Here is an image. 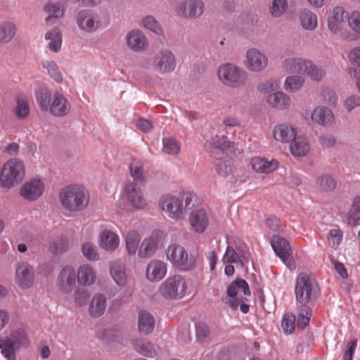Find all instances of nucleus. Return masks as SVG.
Wrapping results in <instances>:
<instances>
[{
    "mask_svg": "<svg viewBox=\"0 0 360 360\" xmlns=\"http://www.w3.org/2000/svg\"><path fill=\"white\" fill-rule=\"evenodd\" d=\"M347 15L342 7L333 8V15L328 18V28L333 34H337L342 29Z\"/></svg>",
    "mask_w": 360,
    "mask_h": 360,
    "instance_id": "nucleus-20",
    "label": "nucleus"
},
{
    "mask_svg": "<svg viewBox=\"0 0 360 360\" xmlns=\"http://www.w3.org/2000/svg\"><path fill=\"white\" fill-rule=\"evenodd\" d=\"M68 247V241L67 239L60 238L58 240L53 243V244L50 245L49 249L53 255H58L66 251Z\"/></svg>",
    "mask_w": 360,
    "mask_h": 360,
    "instance_id": "nucleus-56",
    "label": "nucleus"
},
{
    "mask_svg": "<svg viewBox=\"0 0 360 360\" xmlns=\"http://www.w3.org/2000/svg\"><path fill=\"white\" fill-rule=\"evenodd\" d=\"M110 273L114 280L119 285H124L126 283V275L122 266L113 264L110 267Z\"/></svg>",
    "mask_w": 360,
    "mask_h": 360,
    "instance_id": "nucleus-51",
    "label": "nucleus"
},
{
    "mask_svg": "<svg viewBox=\"0 0 360 360\" xmlns=\"http://www.w3.org/2000/svg\"><path fill=\"white\" fill-rule=\"evenodd\" d=\"M186 288L184 278L180 275H174L165 280L161 285L160 291L164 298L172 300L181 299L185 295Z\"/></svg>",
    "mask_w": 360,
    "mask_h": 360,
    "instance_id": "nucleus-7",
    "label": "nucleus"
},
{
    "mask_svg": "<svg viewBox=\"0 0 360 360\" xmlns=\"http://www.w3.org/2000/svg\"><path fill=\"white\" fill-rule=\"evenodd\" d=\"M25 176V165L18 158H12L4 164L0 174V185L10 188L20 184Z\"/></svg>",
    "mask_w": 360,
    "mask_h": 360,
    "instance_id": "nucleus-2",
    "label": "nucleus"
},
{
    "mask_svg": "<svg viewBox=\"0 0 360 360\" xmlns=\"http://www.w3.org/2000/svg\"><path fill=\"white\" fill-rule=\"evenodd\" d=\"M311 314V308L307 306V304H301L297 315V327L304 329L308 326Z\"/></svg>",
    "mask_w": 360,
    "mask_h": 360,
    "instance_id": "nucleus-42",
    "label": "nucleus"
},
{
    "mask_svg": "<svg viewBox=\"0 0 360 360\" xmlns=\"http://www.w3.org/2000/svg\"><path fill=\"white\" fill-rule=\"evenodd\" d=\"M29 341L25 332L22 329L13 331L11 337L4 339L0 338L1 353L8 360H15V351L22 346H27Z\"/></svg>",
    "mask_w": 360,
    "mask_h": 360,
    "instance_id": "nucleus-5",
    "label": "nucleus"
},
{
    "mask_svg": "<svg viewBox=\"0 0 360 360\" xmlns=\"http://www.w3.org/2000/svg\"><path fill=\"white\" fill-rule=\"evenodd\" d=\"M189 221L192 227L198 233H202L208 224L207 214L202 209L192 211Z\"/></svg>",
    "mask_w": 360,
    "mask_h": 360,
    "instance_id": "nucleus-26",
    "label": "nucleus"
},
{
    "mask_svg": "<svg viewBox=\"0 0 360 360\" xmlns=\"http://www.w3.org/2000/svg\"><path fill=\"white\" fill-rule=\"evenodd\" d=\"M317 184L321 191L331 192L335 189L337 181L330 175L326 174L318 178Z\"/></svg>",
    "mask_w": 360,
    "mask_h": 360,
    "instance_id": "nucleus-41",
    "label": "nucleus"
},
{
    "mask_svg": "<svg viewBox=\"0 0 360 360\" xmlns=\"http://www.w3.org/2000/svg\"><path fill=\"white\" fill-rule=\"evenodd\" d=\"M251 165L255 172L265 174L274 172L278 167L277 160H272L271 161H269L265 158L259 157L252 158Z\"/></svg>",
    "mask_w": 360,
    "mask_h": 360,
    "instance_id": "nucleus-27",
    "label": "nucleus"
},
{
    "mask_svg": "<svg viewBox=\"0 0 360 360\" xmlns=\"http://www.w3.org/2000/svg\"><path fill=\"white\" fill-rule=\"evenodd\" d=\"M167 257L174 266L184 271H190L195 267L196 258L195 255L188 254L186 249L179 245H172L167 249Z\"/></svg>",
    "mask_w": 360,
    "mask_h": 360,
    "instance_id": "nucleus-6",
    "label": "nucleus"
},
{
    "mask_svg": "<svg viewBox=\"0 0 360 360\" xmlns=\"http://www.w3.org/2000/svg\"><path fill=\"white\" fill-rule=\"evenodd\" d=\"M44 11L49 14L46 18V22L49 21L52 18H61L64 14L63 5L60 2L46 4L44 6Z\"/></svg>",
    "mask_w": 360,
    "mask_h": 360,
    "instance_id": "nucleus-40",
    "label": "nucleus"
},
{
    "mask_svg": "<svg viewBox=\"0 0 360 360\" xmlns=\"http://www.w3.org/2000/svg\"><path fill=\"white\" fill-rule=\"evenodd\" d=\"M348 25L357 35H360V13L353 12L349 17L347 16Z\"/></svg>",
    "mask_w": 360,
    "mask_h": 360,
    "instance_id": "nucleus-57",
    "label": "nucleus"
},
{
    "mask_svg": "<svg viewBox=\"0 0 360 360\" xmlns=\"http://www.w3.org/2000/svg\"><path fill=\"white\" fill-rule=\"evenodd\" d=\"M292 72L297 74H307L312 80L320 82L326 72L323 68H319L311 61L302 58H293L288 61Z\"/></svg>",
    "mask_w": 360,
    "mask_h": 360,
    "instance_id": "nucleus-9",
    "label": "nucleus"
},
{
    "mask_svg": "<svg viewBox=\"0 0 360 360\" xmlns=\"http://www.w3.org/2000/svg\"><path fill=\"white\" fill-rule=\"evenodd\" d=\"M271 245L278 257L291 270L296 267L295 261L292 256V249L289 242L283 237L274 235Z\"/></svg>",
    "mask_w": 360,
    "mask_h": 360,
    "instance_id": "nucleus-10",
    "label": "nucleus"
},
{
    "mask_svg": "<svg viewBox=\"0 0 360 360\" xmlns=\"http://www.w3.org/2000/svg\"><path fill=\"white\" fill-rule=\"evenodd\" d=\"M304 79L300 76H289L285 81V89L288 91L298 90L304 84Z\"/></svg>",
    "mask_w": 360,
    "mask_h": 360,
    "instance_id": "nucleus-46",
    "label": "nucleus"
},
{
    "mask_svg": "<svg viewBox=\"0 0 360 360\" xmlns=\"http://www.w3.org/2000/svg\"><path fill=\"white\" fill-rule=\"evenodd\" d=\"M290 146V152L295 156H305L309 152V146L307 140L302 136H296L292 139Z\"/></svg>",
    "mask_w": 360,
    "mask_h": 360,
    "instance_id": "nucleus-36",
    "label": "nucleus"
},
{
    "mask_svg": "<svg viewBox=\"0 0 360 360\" xmlns=\"http://www.w3.org/2000/svg\"><path fill=\"white\" fill-rule=\"evenodd\" d=\"M195 330L196 340L200 342H206L210 333L209 326L205 323L199 321L195 323Z\"/></svg>",
    "mask_w": 360,
    "mask_h": 360,
    "instance_id": "nucleus-45",
    "label": "nucleus"
},
{
    "mask_svg": "<svg viewBox=\"0 0 360 360\" xmlns=\"http://www.w3.org/2000/svg\"><path fill=\"white\" fill-rule=\"evenodd\" d=\"M44 190V183L38 179H33L26 182L20 189V195L29 201L37 200Z\"/></svg>",
    "mask_w": 360,
    "mask_h": 360,
    "instance_id": "nucleus-16",
    "label": "nucleus"
},
{
    "mask_svg": "<svg viewBox=\"0 0 360 360\" xmlns=\"http://www.w3.org/2000/svg\"><path fill=\"white\" fill-rule=\"evenodd\" d=\"M153 67L162 73L172 72L176 67L175 56L171 51L162 49L154 56Z\"/></svg>",
    "mask_w": 360,
    "mask_h": 360,
    "instance_id": "nucleus-11",
    "label": "nucleus"
},
{
    "mask_svg": "<svg viewBox=\"0 0 360 360\" xmlns=\"http://www.w3.org/2000/svg\"><path fill=\"white\" fill-rule=\"evenodd\" d=\"M78 282L84 285H91L95 281V275L92 268L87 265L80 266L77 274Z\"/></svg>",
    "mask_w": 360,
    "mask_h": 360,
    "instance_id": "nucleus-37",
    "label": "nucleus"
},
{
    "mask_svg": "<svg viewBox=\"0 0 360 360\" xmlns=\"http://www.w3.org/2000/svg\"><path fill=\"white\" fill-rule=\"evenodd\" d=\"M347 73L350 77L356 79V84L360 93V68L349 67Z\"/></svg>",
    "mask_w": 360,
    "mask_h": 360,
    "instance_id": "nucleus-64",
    "label": "nucleus"
},
{
    "mask_svg": "<svg viewBox=\"0 0 360 360\" xmlns=\"http://www.w3.org/2000/svg\"><path fill=\"white\" fill-rule=\"evenodd\" d=\"M77 22L82 30L86 32L95 31L98 24L96 16L89 10H82L79 12Z\"/></svg>",
    "mask_w": 360,
    "mask_h": 360,
    "instance_id": "nucleus-19",
    "label": "nucleus"
},
{
    "mask_svg": "<svg viewBox=\"0 0 360 360\" xmlns=\"http://www.w3.org/2000/svg\"><path fill=\"white\" fill-rule=\"evenodd\" d=\"M204 4L200 0H188L178 8V13L184 18H195L203 13Z\"/></svg>",
    "mask_w": 360,
    "mask_h": 360,
    "instance_id": "nucleus-17",
    "label": "nucleus"
},
{
    "mask_svg": "<svg viewBox=\"0 0 360 360\" xmlns=\"http://www.w3.org/2000/svg\"><path fill=\"white\" fill-rule=\"evenodd\" d=\"M297 135L295 128L288 124H278L274 129V137L276 140L288 143Z\"/></svg>",
    "mask_w": 360,
    "mask_h": 360,
    "instance_id": "nucleus-24",
    "label": "nucleus"
},
{
    "mask_svg": "<svg viewBox=\"0 0 360 360\" xmlns=\"http://www.w3.org/2000/svg\"><path fill=\"white\" fill-rule=\"evenodd\" d=\"M143 24L146 29L151 30L158 34H161L162 33V30L160 25L152 15L146 16L143 20Z\"/></svg>",
    "mask_w": 360,
    "mask_h": 360,
    "instance_id": "nucleus-52",
    "label": "nucleus"
},
{
    "mask_svg": "<svg viewBox=\"0 0 360 360\" xmlns=\"http://www.w3.org/2000/svg\"><path fill=\"white\" fill-rule=\"evenodd\" d=\"M16 26L11 21H4L0 24V44H8L16 33Z\"/></svg>",
    "mask_w": 360,
    "mask_h": 360,
    "instance_id": "nucleus-35",
    "label": "nucleus"
},
{
    "mask_svg": "<svg viewBox=\"0 0 360 360\" xmlns=\"http://www.w3.org/2000/svg\"><path fill=\"white\" fill-rule=\"evenodd\" d=\"M223 260L224 262L239 264L241 267L244 266L243 262L238 252L231 246L227 247Z\"/></svg>",
    "mask_w": 360,
    "mask_h": 360,
    "instance_id": "nucleus-48",
    "label": "nucleus"
},
{
    "mask_svg": "<svg viewBox=\"0 0 360 360\" xmlns=\"http://www.w3.org/2000/svg\"><path fill=\"white\" fill-rule=\"evenodd\" d=\"M84 255L90 260L98 259V254L96 251V247L89 242H85L82 247Z\"/></svg>",
    "mask_w": 360,
    "mask_h": 360,
    "instance_id": "nucleus-53",
    "label": "nucleus"
},
{
    "mask_svg": "<svg viewBox=\"0 0 360 360\" xmlns=\"http://www.w3.org/2000/svg\"><path fill=\"white\" fill-rule=\"evenodd\" d=\"M162 151L167 155H176L180 151V146L174 139L165 138L162 139Z\"/></svg>",
    "mask_w": 360,
    "mask_h": 360,
    "instance_id": "nucleus-44",
    "label": "nucleus"
},
{
    "mask_svg": "<svg viewBox=\"0 0 360 360\" xmlns=\"http://www.w3.org/2000/svg\"><path fill=\"white\" fill-rule=\"evenodd\" d=\"M127 45L134 51H141L146 49L148 46L147 39L140 30L131 31L127 37Z\"/></svg>",
    "mask_w": 360,
    "mask_h": 360,
    "instance_id": "nucleus-22",
    "label": "nucleus"
},
{
    "mask_svg": "<svg viewBox=\"0 0 360 360\" xmlns=\"http://www.w3.org/2000/svg\"><path fill=\"white\" fill-rule=\"evenodd\" d=\"M217 73L219 79L223 84L233 88L243 86L248 78L245 70L232 63L221 65Z\"/></svg>",
    "mask_w": 360,
    "mask_h": 360,
    "instance_id": "nucleus-4",
    "label": "nucleus"
},
{
    "mask_svg": "<svg viewBox=\"0 0 360 360\" xmlns=\"http://www.w3.org/2000/svg\"><path fill=\"white\" fill-rule=\"evenodd\" d=\"M155 327V319L153 316L146 311H141L139 314L138 328L145 335L153 332Z\"/></svg>",
    "mask_w": 360,
    "mask_h": 360,
    "instance_id": "nucleus-28",
    "label": "nucleus"
},
{
    "mask_svg": "<svg viewBox=\"0 0 360 360\" xmlns=\"http://www.w3.org/2000/svg\"><path fill=\"white\" fill-rule=\"evenodd\" d=\"M106 308V298L101 294H96L89 305V314L94 317L101 316Z\"/></svg>",
    "mask_w": 360,
    "mask_h": 360,
    "instance_id": "nucleus-33",
    "label": "nucleus"
},
{
    "mask_svg": "<svg viewBox=\"0 0 360 360\" xmlns=\"http://www.w3.org/2000/svg\"><path fill=\"white\" fill-rule=\"evenodd\" d=\"M267 65L268 58L257 49H251L247 51L245 65L250 71L261 72Z\"/></svg>",
    "mask_w": 360,
    "mask_h": 360,
    "instance_id": "nucleus-15",
    "label": "nucleus"
},
{
    "mask_svg": "<svg viewBox=\"0 0 360 360\" xmlns=\"http://www.w3.org/2000/svg\"><path fill=\"white\" fill-rule=\"evenodd\" d=\"M311 119L320 125L330 126L334 122V115L329 108L317 107L311 113Z\"/></svg>",
    "mask_w": 360,
    "mask_h": 360,
    "instance_id": "nucleus-25",
    "label": "nucleus"
},
{
    "mask_svg": "<svg viewBox=\"0 0 360 360\" xmlns=\"http://www.w3.org/2000/svg\"><path fill=\"white\" fill-rule=\"evenodd\" d=\"M99 243L105 250H114L119 245V238L111 231L105 230L100 235Z\"/></svg>",
    "mask_w": 360,
    "mask_h": 360,
    "instance_id": "nucleus-31",
    "label": "nucleus"
},
{
    "mask_svg": "<svg viewBox=\"0 0 360 360\" xmlns=\"http://www.w3.org/2000/svg\"><path fill=\"white\" fill-rule=\"evenodd\" d=\"M51 93L49 90H41L37 94V101L41 110L46 111L51 106Z\"/></svg>",
    "mask_w": 360,
    "mask_h": 360,
    "instance_id": "nucleus-50",
    "label": "nucleus"
},
{
    "mask_svg": "<svg viewBox=\"0 0 360 360\" xmlns=\"http://www.w3.org/2000/svg\"><path fill=\"white\" fill-rule=\"evenodd\" d=\"M211 146L210 152L217 155L218 150L224 152L229 148H234V142L230 141L225 136L217 135L210 143Z\"/></svg>",
    "mask_w": 360,
    "mask_h": 360,
    "instance_id": "nucleus-34",
    "label": "nucleus"
},
{
    "mask_svg": "<svg viewBox=\"0 0 360 360\" xmlns=\"http://www.w3.org/2000/svg\"><path fill=\"white\" fill-rule=\"evenodd\" d=\"M267 102L273 108L283 110L287 108L290 105V97L283 92H276L271 94L267 97Z\"/></svg>",
    "mask_w": 360,
    "mask_h": 360,
    "instance_id": "nucleus-32",
    "label": "nucleus"
},
{
    "mask_svg": "<svg viewBox=\"0 0 360 360\" xmlns=\"http://www.w3.org/2000/svg\"><path fill=\"white\" fill-rule=\"evenodd\" d=\"M315 285L307 273L302 272L298 275L295 285V297L300 304H307L316 298Z\"/></svg>",
    "mask_w": 360,
    "mask_h": 360,
    "instance_id": "nucleus-8",
    "label": "nucleus"
},
{
    "mask_svg": "<svg viewBox=\"0 0 360 360\" xmlns=\"http://www.w3.org/2000/svg\"><path fill=\"white\" fill-rule=\"evenodd\" d=\"M349 59L352 64L360 67V47H355L349 53Z\"/></svg>",
    "mask_w": 360,
    "mask_h": 360,
    "instance_id": "nucleus-63",
    "label": "nucleus"
},
{
    "mask_svg": "<svg viewBox=\"0 0 360 360\" xmlns=\"http://www.w3.org/2000/svg\"><path fill=\"white\" fill-rule=\"evenodd\" d=\"M319 141L323 147L330 148L335 145L336 139L332 134H323L319 136Z\"/></svg>",
    "mask_w": 360,
    "mask_h": 360,
    "instance_id": "nucleus-59",
    "label": "nucleus"
},
{
    "mask_svg": "<svg viewBox=\"0 0 360 360\" xmlns=\"http://www.w3.org/2000/svg\"><path fill=\"white\" fill-rule=\"evenodd\" d=\"M217 171L219 175L223 177H228L233 175V167L226 162H219L217 165Z\"/></svg>",
    "mask_w": 360,
    "mask_h": 360,
    "instance_id": "nucleus-58",
    "label": "nucleus"
},
{
    "mask_svg": "<svg viewBox=\"0 0 360 360\" xmlns=\"http://www.w3.org/2000/svg\"><path fill=\"white\" fill-rule=\"evenodd\" d=\"M89 294L84 288H79L75 295V301L79 305L85 304L89 299Z\"/></svg>",
    "mask_w": 360,
    "mask_h": 360,
    "instance_id": "nucleus-61",
    "label": "nucleus"
},
{
    "mask_svg": "<svg viewBox=\"0 0 360 360\" xmlns=\"http://www.w3.org/2000/svg\"><path fill=\"white\" fill-rule=\"evenodd\" d=\"M124 192L127 200L134 208L143 210L148 206L142 189L136 183L131 181H127Z\"/></svg>",
    "mask_w": 360,
    "mask_h": 360,
    "instance_id": "nucleus-12",
    "label": "nucleus"
},
{
    "mask_svg": "<svg viewBox=\"0 0 360 360\" xmlns=\"http://www.w3.org/2000/svg\"><path fill=\"white\" fill-rule=\"evenodd\" d=\"M299 18L303 29L306 30H314L318 25L317 17L311 11L304 8L300 11Z\"/></svg>",
    "mask_w": 360,
    "mask_h": 360,
    "instance_id": "nucleus-29",
    "label": "nucleus"
},
{
    "mask_svg": "<svg viewBox=\"0 0 360 360\" xmlns=\"http://www.w3.org/2000/svg\"><path fill=\"white\" fill-rule=\"evenodd\" d=\"M167 272L166 264L160 260L150 262L146 269V277L150 281H159L163 278Z\"/></svg>",
    "mask_w": 360,
    "mask_h": 360,
    "instance_id": "nucleus-23",
    "label": "nucleus"
},
{
    "mask_svg": "<svg viewBox=\"0 0 360 360\" xmlns=\"http://www.w3.org/2000/svg\"><path fill=\"white\" fill-rule=\"evenodd\" d=\"M134 349L143 356L153 358L157 354L154 345L146 339H136L133 341Z\"/></svg>",
    "mask_w": 360,
    "mask_h": 360,
    "instance_id": "nucleus-30",
    "label": "nucleus"
},
{
    "mask_svg": "<svg viewBox=\"0 0 360 360\" xmlns=\"http://www.w3.org/2000/svg\"><path fill=\"white\" fill-rule=\"evenodd\" d=\"M59 198L63 207L70 212L82 211L89 202L88 191L79 185H70L61 189Z\"/></svg>",
    "mask_w": 360,
    "mask_h": 360,
    "instance_id": "nucleus-1",
    "label": "nucleus"
},
{
    "mask_svg": "<svg viewBox=\"0 0 360 360\" xmlns=\"http://www.w3.org/2000/svg\"><path fill=\"white\" fill-rule=\"evenodd\" d=\"M45 39L50 40L49 48L51 51L58 52L60 49L62 34L57 29H53L46 32Z\"/></svg>",
    "mask_w": 360,
    "mask_h": 360,
    "instance_id": "nucleus-38",
    "label": "nucleus"
},
{
    "mask_svg": "<svg viewBox=\"0 0 360 360\" xmlns=\"http://www.w3.org/2000/svg\"><path fill=\"white\" fill-rule=\"evenodd\" d=\"M345 106L349 112H351L356 107L360 106V96L352 95L345 101Z\"/></svg>",
    "mask_w": 360,
    "mask_h": 360,
    "instance_id": "nucleus-60",
    "label": "nucleus"
},
{
    "mask_svg": "<svg viewBox=\"0 0 360 360\" xmlns=\"http://www.w3.org/2000/svg\"><path fill=\"white\" fill-rule=\"evenodd\" d=\"M295 316L292 314H285L282 320L281 326L287 333H292L295 330Z\"/></svg>",
    "mask_w": 360,
    "mask_h": 360,
    "instance_id": "nucleus-54",
    "label": "nucleus"
},
{
    "mask_svg": "<svg viewBox=\"0 0 360 360\" xmlns=\"http://www.w3.org/2000/svg\"><path fill=\"white\" fill-rule=\"evenodd\" d=\"M70 110L68 100L58 90L53 94V101L50 106V112L55 116H64Z\"/></svg>",
    "mask_w": 360,
    "mask_h": 360,
    "instance_id": "nucleus-18",
    "label": "nucleus"
},
{
    "mask_svg": "<svg viewBox=\"0 0 360 360\" xmlns=\"http://www.w3.org/2000/svg\"><path fill=\"white\" fill-rule=\"evenodd\" d=\"M288 8L287 0H272L269 12L272 16L278 18L283 15Z\"/></svg>",
    "mask_w": 360,
    "mask_h": 360,
    "instance_id": "nucleus-47",
    "label": "nucleus"
},
{
    "mask_svg": "<svg viewBox=\"0 0 360 360\" xmlns=\"http://www.w3.org/2000/svg\"><path fill=\"white\" fill-rule=\"evenodd\" d=\"M161 209L165 212L168 217L177 219L184 212L191 210L193 206L191 195L186 194L184 199H179L175 196H163L160 200Z\"/></svg>",
    "mask_w": 360,
    "mask_h": 360,
    "instance_id": "nucleus-3",
    "label": "nucleus"
},
{
    "mask_svg": "<svg viewBox=\"0 0 360 360\" xmlns=\"http://www.w3.org/2000/svg\"><path fill=\"white\" fill-rule=\"evenodd\" d=\"M29 114L28 103L20 98L17 99V105L15 108V115L18 118H25Z\"/></svg>",
    "mask_w": 360,
    "mask_h": 360,
    "instance_id": "nucleus-55",
    "label": "nucleus"
},
{
    "mask_svg": "<svg viewBox=\"0 0 360 360\" xmlns=\"http://www.w3.org/2000/svg\"><path fill=\"white\" fill-rule=\"evenodd\" d=\"M130 174L134 179V183L143 186L146 184L147 180L143 175V167L141 165H134L133 163L129 165Z\"/></svg>",
    "mask_w": 360,
    "mask_h": 360,
    "instance_id": "nucleus-43",
    "label": "nucleus"
},
{
    "mask_svg": "<svg viewBox=\"0 0 360 360\" xmlns=\"http://www.w3.org/2000/svg\"><path fill=\"white\" fill-rule=\"evenodd\" d=\"M16 283L22 289H28L34 282V271L27 262L18 263L15 271Z\"/></svg>",
    "mask_w": 360,
    "mask_h": 360,
    "instance_id": "nucleus-14",
    "label": "nucleus"
},
{
    "mask_svg": "<svg viewBox=\"0 0 360 360\" xmlns=\"http://www.w3.org/2000/svg\"><path fill=\"white\" fill-rule=\"evenodd\" d=\"M160 242V237L158 233H153L151 236L146 238L140 245L139 256L146 258L151 257L156 251Z\"/></svg>",
    "mask_w": 360,
    "mask_h": 360,
    "instance_id": "nucleus-21",
    "label": "nucleus"
},
{
    "mask_svg": "<svg viewBox=\"0 0 360 360\" xmlns=\"http://www.w3.org/2000/svg\"><path fill=\"white\" fill-rule=\"evenodd\" d=\"M342 238V232L339 229L330 230L329 233V240L332 242L333 247H338Z\"/></svg>",
    "mask_w": 360,
    "mask_h": 360,
    "instance_id": "nucleus-62",
    "label": "nucleus"
},
{
    "mask_svg": "<svg viewBox=\"0 0 360 360\" xmlns=\"http://www.w3.org/2000/svg\"><path fill=\"white\" fill-rule=\"evenodd\" d=\"M44 68L47 69V71L51 77H52L57 82L60 83L63 81V76L58 70L57 64L53 61H46L43 64Z\"/></svg>",
    "mask_w": 360,
    "mask_h": 360,
    "instance_id": "nucleus-49",
    "label": "nucleus"
},
{
    "mask_svg": "<svg viewBox=\"0 0 360 360\" xmlns=\"http://www.w3.org/2000/svg\"><path fill=\"white\" fill-rule=\"evenodd\" d=\"M125 242L129 255H135L140 242L139 233L134 230L129 231L126 236Z\"/></svg>",
    "mask_w": 360,
    "mask_h": 360,
    "instance_id": "nucleus-39",
    "label": "nucleus"
},
{
    "mask_svg": "<svg viewBox=\"0 0 360 360\" xmlns=\"http://www.w3.org/2000/svg\"><path fill=\"white\" fill-rule=\"evenodd\" d=\"M57 286L59 290L65 294L70 293L76 284V274L70 266H65L57 278Z\"/></svg>",
    "mask_w": 360,
    "mask_h": 360,
    "instance_id": "nucleus-13",
    "label": "nucleus"
}]
</instances>
